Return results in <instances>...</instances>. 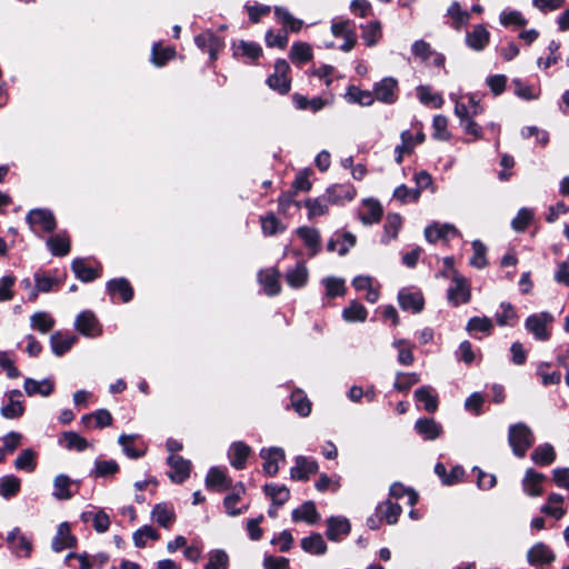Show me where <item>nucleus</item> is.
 Wrapping results in <instances>:
<instances>
[{
	"label": "nucleus",
	"mask_w": 569,
	"mask_h": 569,
	"mask_svg": "<svg viewBox=\"0 0 569 569\" xmlns=\"http://www.w3.org/2000/svg\"><path fill=\"white\" fill-rule=\"evenodd\" d=\"M451 100L455 101V114L459 118L460 126L465 133L470 134L473 139L482 138V128L470 118L469 111L463 107V103L459 101L456 96H450Z\"/></svg>",
	"instance_id": "obj_8"
},
{
	"label": "nucleus",
	"mask_w": 569,
	"mask_h": 569,
	"mask_svg": "<svg viewBox=\"0 0 569 569\" xmlns=\"http://www.w3.org/2000/svg\"><path fill=\"white\" fill-rule=\"evenodd\" d=\"M327 537L329 540L338 541L350 532V522L343 517H330L327 520Z\"/></svg>",
	"instance_id": "obj_25"
},
{
	"label": "nucleus",
	"mask_w": 569,
	"mask_h": 569,
	"mask_svg": "<svg viewBox=\"0 0 569 569\" xmlns=\"http://www.w3.org/2000/svg\"><path fill=\"white\" fill-rule=\"evenodd\" d=\"M466 329L472 335L481 332L489 336L493 330V322L488 317H473L469 319Z\"/></svg>",
	"instance_id": "obj_52"
},
{
	"label": "nucleus",
	"mask_w": 569,
	"mask_h": 569,
	"mask_svg": "<svg viewBox=\"0 0 569 569\" xmlns=\"http://www.w3.org/2000/svg\"><path fill=\"white\" fill-rule=\"evenodd\" d=\"M360 28L362 31V39L368 47L376 46L381 39V23L378 20H372L367 22L366 24H361Z\"/></svg>",
	"instance_id": "obj_41"
},
{
	"label": "nucleus",
	"mask_w": 569,
	"mask_h": 569,
	"mask_svg": "<svg viewBox=\"0 0 569 569\" xmlns=\"http://www.w3.org/2000/svg\"><path fill=\"white\" fill-rule=\"evenodd\" d=\"M417 96L419 101L426 106L440 108L443 103L441 94L432 92L429 86H419L417 88Z\"/></svg>",
	"instance_id": "obj_55"
},
{
	"label": "nucleus",
	"mask_w": 569,
	"mask_h": 569,
	"mask_svg": "<svg viewBox=\"0 0 569 569\" xmlns=\"http://www.w3.org/2000/svg\"><path fill=\"white\" fill-rule=\"evenodd\" d=\"M527 560L531 566L539 567L555 560V553L545 543L538 542L527 552Z\"/></svg>",
	"instance_id": "obj_21"
},
{
	"label": "nucleus",
	"mask_w": 569,
	"mask_h": 569,
	"mask_svg": "<svg viewBox=\"0 0 569 569\" xmlns=\"http://www.w3.org/2000/svg\"><path fill=\"white\" fill-rule=\"evenodd\" d=\"M244 493V487L242 483H239L234 487V490L231 495H228L223 500V506L229 516L236 517L241 515L248 509V506H243L241 508H236L237 502L240 500L241 496Z\"/></svg>",
	"instance_id": "obj_39"
},
{
	"label": "nucleus",
	"mask_w": 569,
	"mask_h": 569,
	"mask_svg": "<svg viewBox=\"0 0 569 569\" xmlns=\"http://www.w3.org/2000/svg\"><path fill=\"white\" fill-rule=\"evenodd\" d=\"M71 267L76 277L83 282H89L100 277L101 267L99 266L98 269L91 268L86 264L84 259H74Z\"/></svg>",
	"instance_id": "obj_40"
},
{
	"label": "nucleus",
	"mask_w": 569,
	"mask_h": 569,
	"mask_svg": "<svg viewBox=\"0 0 569 569\" xmlns=\"http://www.w3.org/2000/svg\"><path fill=\"white\" fill-rule=\"evenodd\" d=\"M290 59L297 63H306L312 58V49L306 42H295L290 49Z\"/></svg>",
	"instance_id": "obj_57"
},
{
	"label": "nucleus",
	"mask_w": 569,
	"mask_h": 569,
	"mask_svg": "<svg viewBox=\"0 0 569 569\" xmlns=\"http://www.w3.org/2000/svg\"><path fill=\"white\" fill-rule=\"evenodd\" d=\"M76 329L83 336L94 338L101 335V326L93 312L86 310L78 315L74 322Z\"/></svg>",
	"instance_id": "obj_11"
},
{
	"label": "nucleus",
	"mask_w": 569,
	"mask_h": 569,
	"mask_svg": "<svg viewBox=\"0 0 569 569\" xmlns=\"http://www.w3.org/2000/svg\"><path fill=\"white\" fill-rule=\"evenodd\" d=\"M458 236V229L451 223L435 222L425 229L426 240L431 243L439 240H449Z\"/></svg>",
	"instance_id": "obj_13"
},
{
	"label": "nucleus",
	"mask_w": 569,
	"mask_h": 569,
	"mask_svg": "<svg viewBox=\"0 0 569 569\" xmlns=\"http://www.w3.org/2000/svg\"><path fill=\"white\" fill-rule=\"evenodd\" d=\"M289 71L290 67L286 60H277L274 63V72L267 79L268 86L281 94L288 93L291 84V80L288 77Z\"/></svg>",
	"instance_id": "obj_4"
},
{
	"label": "nucleus",
	"mask_w": 569,
	"mask_h": 569,
	"mask_svg": "<svg viewBox=\"0 0 569 569\" xmlns=\"http://www.w3.org/2000/svg\"><path fill=\"white\" fill-rule=\"evenodd\" d=\"M329 204L331 203L325 194L317 198H307L303 201V206L308 210L309 220L326 216L329 212Z\"/></svg>",
	"instance_id": "obj_31"
},
{
	"label": "nucleus",
	"mask_w": 569,
	"mask_h": 569,
	"mask_svg": "<svg viewBox=\"0 0 569 569\" xmlns=\"http://www.w3.org/2000/svg\"><path fill=\"white\" fill-rule=\"evenodd\" d=\"M194 42L202 51H207L211 60L217 58L219 50L222 48L221 40L212 32L204 31L194 38Z\"/></svg>",
	"instance_id": "obj_22"
},
{
	"label": "nucleus",
	"mask_w": 569,
	"mask_h": 569,
	"mask_svg": "<svg viewBox=\"0 0 569 569\" xmlns=\"http://www.w3.org/2000/svg\"><path fill=\"white\" fill-rule=\"evenodd\" d=\"M260 457L264 460L262 468L269 476H274L279 470V462L284 461V452L278 447L261 449Z\"/></svg>",
	"instance_id": "obj_18"
},
{
	"label": "nucleus",
	"mask_w": 569,
	"mask_h": 569,
	"mask_svg": "<svg viewBox=\"0 0 569 569\" xmlns=\"http://www.w3.org/2000/svg\"><path fill=\"white\" fill-rule=\"evenodd\" d=\"M377 510L386 519L389 525H395L402 512V508L398 503L385 501L378 505Z\"/></svg>",
	"instance_id": "obj_61"
},
{
	"label": "nucleus",
	"mask_w": 569,
	"mask_h": 569,
	"mask_svg": "<svg viewBox=\"0 0 569 569\" xmlns=\"http://www.w3.org/2000/svg\"><path fill=\"white\" fill-rule=\"evenodd\" d=\"M345 97L348 102L358 103L365 107H369L375 102L372 91L362 90L356 86H349Z\"/></svg>",
	"instance_id": "obj_38"
},
{
	"label": "nucleus",
	"mask_w": 569,
	"mask_h": 569,
	"mask_svg": "<svg viewBox=\"0 0 569 569\" xmlns=\"http://www.w3.org/2000/svg\"><path fill=\"white\" fill-rule=\"evenodd\" d=\"M77 543V538L71 533L68 522H62L57 529V533L52 539L51 548L54 552L72 548Z\"/></svg>",
	"instance_id": "obj_17"
},
{
	"label": "nucleus",
	"mask_w": 569,
	"mask_h": 569,
	"mask_svg": "<svg viewBox=\"0 0 569 569\" xmlns=\"http://www.w3.org/2000/svg\"><path fill=\"white\" fill-rule=\"evenodd\" d=\"M7 542L10 546L11 552L18 558H29L32 553L33 546L31 539L22 533L18 527L9 531Z\"/></svg>",
	"instance_id": "obj_6"
},
{
	"label": "nucleus",
	"mask_w": 569,
	"mask_h": 569,
	"mask_svg": "<svg viewBox=\"0 0 569 569\" xmlns=\"http://www.w3.org/2000/svg\"><path fill=\"white\" fill-rule=\"evenodd\" d=\"M357 194L356 188L351 183H337L327 188L325 196L331 204H342L351 201Z\"/></svg>",
	"instance_id": "obj_14"
},
{
	"label": "nucleus",
	"mask_w": 569,
	"mask_h": 569,
	"mask_svg": "<svg viewBox=\"0 0 569 569\" xmlns=\"http://www.w3.org/2000/svg\"><path fill=\"white\" fill-rule=\"evenodd\" d=\"M107 290L111 296L119 295L123 302H129L133 297V290L129 281L124 278L110 280Z\"/></svg>",
	"instance_id": "obj_36"
},
{
	"label": "nucleus",
	"mask_w": 569,
	"mask_h": 569,
	"mask_svg": "<svg viewBox=\"0 0 569 569\" xmlns=\"http://www.w3.org/2000/svg\"><path fill=\"white\" fill-rule=\"evenodd\" d=\"M37 467L36 452L32 449H24L14 460V468L32 472Z\"/></svg>",
	"instance_id": "obj_60"
},
{
	"label": "nucleus",
	"mask_w": 569,
	"mask_h": 569,
	"mask_svg": "<svg viewBox=\"0 0 569 569\" xmlns=\"http://www.w3.org/2000/svg\"><path fill=\"white\" fill-rule=\"evenodd\" d=\"M318 471V463L316 460L298 456L296 465L290 470V476L295 480H307L309 476Z\"/></svg>",
	"instance_id": "obj_20"
},
{
	"label": "nucleus",
	"mask_w": 569,
	"mask_h": 569,
	"mask_svg": "<svg viewBox=\"0 0 569 569\" xmlns=\"http://www.w3.org/2000/svg\"><path fill=\"white\" fill-rule=\"evenodd\" d=\"M415 429L425 440H435L442 433V426L433 418L418 419Z\"/></svg>",
	"instance_id": "obj_24"
},
{
	"label": "nucleus",
	"mask_w": 569,
	"mask_h": 569,
	"mask_svg": "<svg viewBox=\"0 0 569 569\" xmlns=\"http://www.w3.org/2000/svg\"><path fill=\"white\" fill-rule=\"evenodd\" d=\"M531 459L536 465L549 466L556 459V451L551 445L543 443L532 451Z\"/></svg>",
	"instance_id": "obj_48"
},
{
	"label": "nucleus",
	"mask_w": 569,
	"mask_h": 569,
	"mask_svg": "<svg viewBox=\"0 0 569 569\" xmlns=\"http://www.w3.org/2000/svg\"><path fill=\"white\" fill-rule=\"evenodd\" d=\"M296 232L309 249L310 257L316 256L320 251V233L316 228L299 227Z\"/></svg>",
	"instance_id": "obj_26"
},
{
	"label": "nucleus",
	"mask_w": 569,
	"mask_h": 569,
	"mask_svg": "<svg viewBox=\"0 0 569 569\" xmlns=\"http://www.w3.org/2000/svg\"><path fill=\"white\" fill-rule=\"evenodd\" d=\"M509 445L515 456L522 458L527 450L533 445L535 437L531 429L525 423H516L509 428Z\"/></svg>",
	"instance_id": "obj_1"
},
{
	"label": "nucleus",
	"mask_w": 569,
	"mask_h": 569,
	"mask_svg": "<svg viewBox=\"0 0 569 569\" xmlns=\"http://www.w3.org/2000/svg\"><path fill=\"white\" fill-rule=\"evenodd\" d=\"M229 558L223 550H213L209 553V561L204 569H228Z\"/></svg>",
	"instance_id": "obj_64"
},
{
	"label": "nucleus",
	"mask_w": 569,
	"mask_h": 569,
	"mask_svg": "<svg viewBox=\"0 0 569 569\" xmlns=\"http://www.w3.org/2000/svg\"><path fill=\"white\" fill-rule=\"evenodd\" d=\"M398 302L402 310L419 313L425 306L422 293L412 288H403L398 293Z\"/></svg>",
	"instance_id": "obj_10"
},
{
	"label": "nucleus",
	"mask_w": 569,
	"mask_h": 569,
	"mask_svg": "<svg viewBox=\"0 0 569 569\" xmlns=\"http://www.w3.org/2000/svg\"><path fill=\"white\" fill-rule=\"evenodd\" d=\"M292 102L295 107L299 110L310 109L313 112H317L325 107V101L321 98L317 97L308 99L307 97L299 93H295L292 96Z\"/></svg>",
	"instance_id": "obj_59"
},
{
	"label": "nucleus",
	"mask_w": 569,
	"mask_h": 569,
	"mask_svg": "<svg viewBox=\"0 0 569 569\" xmlns=\"http://www.w3.org/2000/svg\"><path fill=\"white\" fill-rule=\"evenodd\" d=\"M419 381L420 376L416 372H398L393 382V387L398 391H408Z\"/></svg>",
	"instance_id": "obj_63"
},
{
	"label": "nucleus",
	"mask_w": 569,
	"mask_h": 569,
	"mask_svg": "<svg viewBox=\"0 0 569 569\" xmlns=\"http://www.w3.org/2000/svg\"><path fill=\"white\" fill-rule=\"evenodd\" d=\"M168 465L171 468L170 479L176 483L183 482L190 475V461L180 456L171 455L168 457Z\"/></svg>",
	"instance_id": "obj_19"
},
{
	"label": "nucleus",
	"mask_w": 569,
	"mask_h": 569,
	"mask_svg": "<svg viewBox=\"0 0 569 569\" xmlns=\"http://www.w3.org/2000/svg\"><path fill=\"white\" fill-rule=\"evenodd\" d=\"M258 277L268 296H274L280 292L279 273L276 270H262L259 272Z\"/></svg>",
	"instance_id": "obj_37"
},
{
	"label": "nucleus",
	"mask_w": 569,
	"mask_h": 569,
	"mask_svg": "<svg viewBox=\"0 0 569 569\" xmlns=\"http://www.w3.org/2000/svg\"><path fill=\"white\" fill-rule=\"evenodd\" d=\"M372 93L378 101L392 104L398 100V81L392 77H386L375 83Z\"/></svg>",
	"instance_id": "obj_7"
},
{
	"label": "nucleus",
	"mask_w": 569,
	"mask_h": 569,
	"mask_svg": "<svg viewBox=\"0 0 569 569\" xmlns=\"http://www.w3.org/2000/svg\"><path fill=\"white\" fill-rule=\"evenodd\" d=\"M546 476L533 469H528L522 479L523 492L530 497H538L543 493Z\"/></svg>",
	"instance_id": "obj_16"
},
{
	"label": "nucleus",
	"mask_w": 569,
	"mask_h": 569,
	"mask_svg": "<svg viewBox=\"0 0 569 569\" xmlns=\"http://www.w3.org/2000/svg\"><path fill=\"white\" fill-rule=\"evenodd\" d=\"M417 401L423 403V408L428 412H435L438 409V397L430 386H422L415 391Z\"/></svg>",
	"instance_id": "obj_35"
},
{
	"label": "nucleus",
	"mask_w": 569,
	"mask_h": 569,
	"mask_svg": "<svg viewBox=\"0 0 569 569\" xmlns=\"http://www.w3.org/2000/svg\"><path fill=\"white\" fill-rule=\"evenodd\" d=\"M23 389L29 397H32L34 395L48 397L52 393L54 389V383L50 379L37 381L34 379L27 378L23 383Z\"/></svg>",
	"instance_id": "obj_32"
},
{
	"label": "nucleus",
	"mask_w": 569,
	"mask_h": 569,
	"mask_svg": "<svg viewBox=\"0 0 569 569\" xmlns=\"http://www.w3.org/2000/svg\"><path fill=\"white\" fill-rule=\"evenodd\" d=\"M319 519L320 515L318 513L313 501H306L292 511V520L295 522L305 521L309 525H313L317 523Z\"/></svg>",
	"instance_id": "obj_30"
},
{
	"label": "nucleus",
	"mask_w": 569,
	"mask_h": 569,
	"mask_svg": "<svg viewBox=\"0 0 569 569\" xmlns=\"http://www.w3.org/2000/svg\"><path fill=\"white\" fill-rule=\"evenodd\" d=\"M76 336L64 335L60 331L52 333L50 337L51 349L56 356H62L66 353L76 343Z\"/></svg>",
	"instance_id": "obj_34"
},
{
	"label": "nucleus",
	"mask_w": 569,
	"mask_h": 569,
	"mask_svg": "<svg viewBox=\"0 0 569 569\" xmlns=\"http://www.w3.org/2000/svg\"><path fill=\"white\" fill-rule=\"evenodd\" d=\"M517 313L513 306L509 302H501L496 313V321L500 327L513 326Z\"/></svg>",
	"instance_id": "obj_56"
},
{
	"label": "nucleus",
	"mask_w": 569,
	"mask_h": 569,
	"mask_svg": "<svg viewBox=\"0 0 569 569\" xmlns=\"http://www.w3.org/2000/svg\"><path fill=\"white\" fill-rule=\"evenodd\" d=\"M392 346L398 349V361L403 366H410L415 361L411 345L403 339H398L392 342Z\"/></svg>",
	"instance_id": "obj_62"
},
{
	"label": "nucleus",
	"mask_w": 569,
	"mask_h": 569,
	"mask_svg": "<svg viewBox=\"0 0 569 569\" xmlns=\"http://www.w3.org/2000/svg\"><path fill=\"white\" fill-rule=\"evenodd\" d=\"M26 219L33 232H51L57 226L53 213L48 209L30 210Z\"/></svg>",
	"instance_id": "obj_5"
},
{
	"label": "nucleus",
	"mask_w": 569,
	"mask_h": 569,
	"mask_svg": "<svg viewBox=\"0 0 569 569\" xmlns=\"http://www.w3.org/2000/svg\"><path fill=\"white\" fill-rule=\"evenodd\" d=\"M251 452V449L248 445L242 441L233 442L229 449V459L230 463L236 469H243L246 467V461Z\"/></svg>",
	"instance_id": "obj_27"
},
{
	"label": "nucleus",
	"mask_w": 569,
	"mask_h": 569,
	"mask_svg": "<svg viewBox=\"0 0 569 569\" xmlns=\"http://www.w3.org/2000/svg\"><path fill=\"white\" fill-rule=\"evenodd\" d=\"M553 321L551 313L542 311L529 316L525 321L526 329L533 335L537 340L546 341L550 335L548 326Z\"/></svg>",
	"instance_id": "obj_3"
},
{
	"label": "nucleus",
	"mask_w": 569,
	"mask_h": 569,
	"mask_svg": "<svg viewBox=\"0 0 569 569\" xmlns=\"http://www.w3.org/2000/svg\"><path fill=\"white\" fill-rule=\"evenodd\" d=\"M448 16L452 19V27L460 30L470 20V13L461 9L459 2H452L448 8Z\"/></svg>",
	"instance_id": "obj_58"
},
{
	"label": "nucleus",
	"mask_w": 569,
	"mask_h": 569,
	"mask_svg": "<svg viewBox=\"0 0 569 569\" xmlns=\"http://www.w3.org/2000/svg\"><path fill=\"white\" fill-rule=\"evenodd\" d=\"M233 50L236 57H247L252 61L258 59L262 53V49L258 43L244 40H240L238 43H234Z\"/></svg>",
	"instance_id": "obj_49"
},
{
	"label": "nucleus",
	"mask_w": 569,
	"mask_h": 569,
	"mask_svg": "<svg viewBox=\"0 0 569 569\" xmlns=\"http://www.w3.org/2000/svg\"><path fill=\"white\" fill-rule=\"evenodd\" d=\"M309 272L305 263H298L293 269L286 273V281L291 288H301L308 281Z\"/></svg>",
	"instance_id": "obj_44"
},
{
	"label": "nucleus",
	"mask_w": 569,
	"mask_h": 569,
	"mask_svg": "<svg viewBox=\"0 0 569 569\" xmlns=\"http://www.w3.org/2000/svg\"><path fill=\"white\" fill-rule=\"evenodd\" d=\"M367 310L363 305L358 301H351L348 307L342 310V318L347 322H363L367 319Z\"/></svg>",
	"instance_id": "obj_53"
},
{
	"label": "nucleus",
	"mask_w": 569,
	"mask_h": 569,
	"mask_svg": "<svg viewBox=\"0 0 569 569\" xmlns=\"http://www.w3.org/2000/svg\"><path fill=\"white\" fill-rule=\"evenodd\" d=\"M331 33L336 38L343 39L339 49L343 52L351 51L357 43V33L353 23L349 19L336 18L331 22Z\"/></svg>",
	"instance_id": "obj_2"
},
{
	"label": "nucleus",
	"mask_w": 569,
	"mask_h": 569,
	"mask_svg": "<svg viewBox=\"0 0 569 569\" xmlns=\"http://www.w3.org/2000/svg\"><path fill=\"white\" fill-rule=\"evenodd\" d=\"M152 518L163 528L170 527L176 519L174 510L167 503H158L152 509Z\"/></svg>",
	"instance_id": "obj_42"
},
{
	"label": "nucleus",
	"mask_w": 569,
	"mask_h": 569,
	"mask_svg": "<svg viewBox=\"0 0 569 569\" xmlns=\"http://www.w3.org/2000/svg\"><path fill=\"white\" fill-rule=\"evenodd\" d=\"M402 224V218L398 213H389L386 217V223L383 227L385 233L382 241L388 243L389 241L397 238L398 232Z\"/></svg>",
	"instance_id": "obj_51"
},
{
	"label": "nucleus",
	"mask_w": 569,
	"mask_h": 569,
	"mask_svg": "<svg viewBox=\"0 0 569 569\" xmlns=\"http://www.w3.org/2000/svg\"><path fill=\"white\" fill-rule=\"evenodd\" d=\"M382 207L378 200L365 199L359 208V219L366 224L377 223L382 217Z\"/></svg>",
	"instance_id": "obj_15"
},
{
	"label": "nucleus",
	"mask_w": 569,
	"mask_h": 569,
	"mask_svg": "<svg viewBox=\"0 0 569 569\" xmlns=\"http://www.w3.org/2000/svg\"><path fill=\"white\" fill-rule=\"evenodd\" d=\"M54 319L44 311L34 312L30 317V326L40 333H48L54 327Z\"/></svg>",
	"instance_id": "obj_47"
},
{
	"label": "nucleus",
	"mask_w": 569,
	"mask_h": 569,
	"mask_svg": "<svg viewBox=\"0 0 569 569\" xmlns=\"http://www.w3.org/2000/svg\"><path fill=\"white\" fill-rule=\"evenodd\" d=\"M447 297L450 303L459 306L466 303L470 299V289L467 280L453 271L452 283L448 288Z\"/></svg>",
	"instance_id": "obj_9"
},
{
	"label": "nucleus",
	"mask_w": 569,
	"mask_h": 569,
	"mask_svg": "<svg viewBox=\"0 0 569 569\" xmlns=\"http://www.w3.org/2000/svg\"><path fill=\"white\" fill-rule=\"evenodd\" d=\"M20 487V479L13 475L0 478V496L6 499L16 496L19 492Z\"/></svg>",
	"instance_id": "obj_54"
},
{
	"label": "nucleus",
	"mask_w": 569,
	"mask_h": 569,
	"mask_svg": "<svg viewBox=\"0 0 569 569\" xmlns=\"http://www.w3.org/2000/svg\"><path fill=\"white\" fill-rule=\"evenodd\" d=\"M81 520L83 522L91 521L94 530L99 533L106 532L110 527L109 516L102 509L82 512Z\"/></svg>",
	"instance_id": "obj_33"
},
{
	"label": "nucleus",
	"mask_w": 569,
	"mask_h": 569,
	"mask_svg": "<svg viewBox=\"0 0 569 569\" xmlns=\"http://www.w3.org/2000/svg\"><path fill=\"white\" fill-rule=\"evenodd\" d=\"M563 497L559 493H550L547 498V502L540 508V511L547 516H550L557 520L561 519L567 510L563 508Z\"/></svg>",
	"instance_id": "obj_29"
},
{
	"label": "nucleus",
	"mask_w": 569,
	"mask_h": 569,
	"mask_svg": "<svg viewBox=\"0 0 569 569\" xmlns=\"http://www.w3.org/2000/svg\"><path fill=\"white\" fill-rule=\"evenodd\" d=\"M59 442L68 450L83 451L89 447L88 441L74 431L63 432Z\"/></svg>",
	"instance_id": "obj_46"
},
{
	"label": "nucleus",
	"mask_w": 569,
	"mask_h": 569,
	"mask_svg": "<svg viewBox=\"0 0 569 569\" xmlns=\"http://www.w3.org/2000/svg\"><path fill=\"white\" fill-rule=\"evenodd\" d=\"M274 16L283 27L291 32H298L302 28V20L295 18L287 9L281 7L274 8Z\"/></svg>",
	"instance_id": "obj_50"
},
{
	"label": "nucleus",
	"mask_w": 569,
	"mask_h": 569,
	"mask_svg": "<svg viewBox=\"0 0 569 569\" xmlns=\"http://www.w3.org/2000/svg\"><path fill=\"white\" fill-rule=\"evenodd\" d=\"M47 246L53 256L63 257L70 251V239L67 233H58L47 240Z\"/></svg>",
	"instance_id": "obj_43"
},
{
	"label": "nucleus",
	"mask_w": 569,
	"mask_h": 569,
	"mask_svg": "<svg viewBox=\"0 0 569 569\" xmlns=\"http://www.w3.org/2000/svg\"><path fill=\"white\" fill-rule=\"evenodd\" d=\"M490 33L483 24H477L466 34L467 46L475 51H482L489 43Z\"/></svg>",
	"instance_id": "obj_23"
},
{
	"label": "nucleus",
	"mask_w": 569,
	"mask_h": 569,
	"mask_svg": "<svg viewBox=\"0 0 569 569\" xmlns=\"http://www.w3.org/2000/svg\"><path fill=\"white\" fill-rule=\"evenodd\" d=\"M76 482L67 475L60 473L53 480V497L58 500H69L73 496L72 487Z\"/></svg>",
	"instance_id": "obj_28"
},
{
	"label": "nucleus",
	"mask_w": 569,
	"mask_h": 569,
	"mask_svg": "<svg viewBox=\"0 0 569 569\" xmlns=\"http://www.w3.org/2000/svg\"><path fill=\"white\" fill-rule=\"evenodd\" d=\"M301 548L311 555L321 556L327 551V545L320 533H312L301 540Z\"/></svg>",
	"instance_id": "obj_45"
},
{
	"label": "nucleus",
	"mask_w": 569,
	"mask_h": 569,
	"mask_svg": "<svg viewBox=\"0 0 569 569\" xmlns=\"http://www.w3.org/2000/svg\"><path fill=\"white\" fill-rule=\"evenodd\" d=\"M4 397L8 402L0 409V413L6 419H17L24 412V405L22 401V392L18 389L6 392Z\"/></svg>",
	"instance_id": "obj_12"
}]
</instances>
